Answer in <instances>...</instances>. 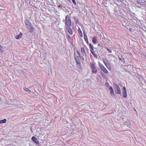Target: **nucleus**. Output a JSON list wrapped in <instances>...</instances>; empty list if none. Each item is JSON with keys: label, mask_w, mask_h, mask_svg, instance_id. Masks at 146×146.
Instances as JSON below:
<instances>
[{"label": "nucleus", "mask_w": 146, "mask_h": 146, "mask_svg": "<svg viewBox=\"0 0 146 146\" xmlns=\"http://www.w3.org/2000/svg\"><path fill=\"white\" fill-rule=\"evenodd\" d=\"M119 58L120 60H121L122 62H123L124 61V58H121L119 57Z\"/></svg>", "instance_id": "21"}, {"label": "nucleus", "mask_w": 146, "mask_h": 146, "mask_svg": "<svg viewBox=\"0 0 146 146\" xmlns=\"http://www.w3.org/2000/svg\"><path fill=\"white\" fill-rule=\"evenodd\" d=\"M102 77L103 78H105V76L104 75L102 74Z\"/></svg>", "instance_id": "33"}, {"label": "nucleus", "mask_w": 146, "mask_h": 146, "mask_svg": "<svg viewBox=\"0 0 146 146\" xmlns=\"http://www.w3.org/2000/svg\"><path fill=\"white\" fill-rule=\"evenodd\" d=\"M81 53H82V54H83V55H86V53L85 51V50L83 48V47L81 48Z\"/></svg>", "instance_id": "12"}, {"label": "nucleus", "mask_w": 146, "mask_h": 146, "mask_svg": "<svg viewBox=\"0 0 146 146\" xmlns=\"http://www.w3.org/2000/svg\"><path fill=\"white\" fill-rule=\"evenodd\" d=\"M59 7H60L61 8H62L63 7L64 9H66V7L65 6L62 5L59 6Z\"/></svg>", "instance_id": "26"}, {"label": "nucleus", "mask_w": 146, "mask_h": 146, "mask_svg": "<svg viewBox=\"0 0 146 146\" xmlns=\"http://www.w3.org/2000/svg\"><path fill=\"white\" fill-rule=\"evenodd\" d=\"M72 2L74 5H76V3L75 1V0H72Z\"/></svg>", "instance_id": "24"}, {"label": "nucleus", "mask_w": 146, "mask_h": 146, "mask_svg": "<svg viewBox=\"0 0 146 146\" xmlns=\"http://www.w3.org/2000/svg\"><path fill=\"white\" fill-rule=\"evenodd\" d=\"M24 90L25 91H30V90L27 88H25Z\"/></svg>", "instance_id": "29"}, {"label": "nucleus", "mask_w": 146, "mask_h": 146, "mask_svg": "<svg viewBox=\"0 0 146 146\" xmlns=\"http://www.w3.org/2000/svg\"><path fill=\"white\" fill-rule=\"evenodd\" d=\"M65 28L70 27L71 20L69 16L67 15L66 16Z\"/></svg>", "instance_id": "1"}, {"label": "nucleus", "mask_w": 146, "mask_h": 146, "mask_svg": "<svg viewBox=\"0 0 146 146\" xmlns=\"http://www.w3.org/2000/svg\"><path fill=\"white\" fill-rule=\"evenodd\" d=\"M110 90H113L112 87L111 86H110Z\"/></svg>", "instance_id": "30"}, {"label": "nucleus", "mask_w": 146, "mask_h": 146, "mask_svg": "<svg viewBox=\"0 0 146 146\" xmlns=\"http://www.w3.org/2000/svg\"><path fill=\"white\" fill-rule=\"evenodd\" d=\"M22 35L23 34L21 33L20 32L18 35L15 36V38L17 39H19L22 37Z\"/></svg>", "instance_id": "11"}, {"label": "nucleus", "mask_w": 146, "mask_h": 146, "mask_svg": "<svg viewBox=\"0 0 146 146\" xmlns=\"http://www.w3.org/2000/svg\"><path fill=\"white\" fill-rule=\"evenodd\" d=\"M89 47H90V49H91L92 48H94V46H92V45L91 44L89 43Z\"/></svg>", "instance_id": "20"}, {"label": "nucleus", "mask_w": 146, "mask_h": 146, "mask_svg": "<svg viewBox=\"0 0 146 146\" xmlns=\"http://www.w3.org/2000/svg\"><path fill=\"white\" fill-rule=\"evenodd\" d=\"M68 0V1H70V0Z\"/></svg>", "instance_id": "37"}, {"label": "nucleus", "mask_w": 146, "mask_h": 146, "mask_svg": "<svg viewBox=\"0 0 146 146\" xmlns=\"http://www.w3.org/2000/svg\"><path fill=\"white\" fill-rule=\"evenodd\" d=\"M91 68L92 73H97V70L95 66V63H92V64H91Z\"/></svg>", "instance_id": "5"}, {"label": "nucleus", "mask_w": 146, "mask_h": 146, "mask_svg": "<svg viewBox=\"0 0 146 146\" xmlns=\"http://www.w3.org/2000/svg\"><path fill=\"white\" fill-rule=\"evenodd\" d=\"M77 63V64L79 66H81V62L80 61H79V62H76Z\"/></svg>", "instance_id": "25"}, {"label": "nucleus", "mask_w": 146, "mask_h": 146, "mask_svg": "<svg viewBox=\"0 0 146 146\" xmlns=\"http://www.w3.org/2000/svg\"><path fill=\"white\" fill-rule=\"evenodd\" d=\"M84 40L87 39H88L87 36V35H86L84 34Z\"/></svg>", "instance_id": "23"}, {"label": "nucleus", "mask_w": 146, "mask_h": 146, "mask_svg": "<svg viewBox=\"0 0 146 146\" xmlns=\"http://www.w3.org/2000/svg\"><path fill=\"white\" fill-rule=\"evenodd\" d=\"M25 24L27 25V27L28 29H33L31 24L29 20H26L25 22Z\"/></svg>", "instance_id": "3"}, {"label": "nucleus", "mask_w": 146, "mask_h": 146, "mask_svg": "<svg viewBox=\"0 0 146 146\" xmlns=\"http://www.w3.org/2000/svg\"><path fill=\"white\" fill-rule=\"evenodd\" d=\"M106 84H108V83H106Z\"/></svg>", "instance_id": "38"}, {"label": "nucleus", "mask_w": 146, "mask_h": 146, "mask_svg": "<svg viewBox=\"0 0 146 146\" xmlns=\"http://www.w3.org/2000/svg\"><path fill=\"white\" fill-rule=\"evenodd\" d=\"M77 52L78 54H80L79 52L78 51H77Z\"/></svg>", "instance_id": "34"}, {"label": "nucleus", "mask_w": 146, "mask_h": 146, "mask_svg": "<svg viewBox=\"0 0 146 146\" xmlns=\"http://www.w3.org/2000/svg\"><path fill=\"white\" fill-rule=\"evenodd\" d=\"M92 41L94 44H96L97 40L96 38L93 37L92 39Z\"/></svg>", "instance_id": "14"}, {"label": "nucleus", "mask_w": 146, "mask_h": 146, "mask_svg": "<svg viewBox=\"0 0 146 146\" xmlns=\"http://www.w3.org/2000/svg\"><path fill=\"white\" fill-rule=\"evenodd\" d=\"M86 49L88 51L89 50V49H88V48H87V47H86Z\"/></svg>", "instance_id": "35"}, {"label": "nucleus", "mask_w": 146, "mask_h": 146, "mask_svg": "<svg viewBox=\"0 0 146 146\" xmlns=\"http://www.w3.org/2000/svg\"><path fill=\"white\" fill-rule=\"evenodd\" d=\"M110 90H113L112 87L111 86H110Z\"/></svg>", "instance_id": "31"}, {"label": "nucleus", "mask_w": 146, "mask_h": 146, "mask_svg": "<svg viewBox=\"0 0 146 146\" xmlns=\"http://www.w3.org/2000/svg\"><path fill=\"white\" fill-rule=\"evenodd\" d=\"M85 40L87 44L88 45L89 44V42H88V39H87Z\"/></svg>", "instance_id": "27"}, {"label": "nucleus", "mask_w": 146, "mask_h": 146, "mask_svg": "<svg viewBox=\"0 0 146 146\" xmlns=\"http://www.w3.org/2000/svg\"><path fill=\"white\" fill-rule=\"evenodd\" d=\"M78 33H79L81 37H82V36H83L82 33V32L80 29V28L79 27V29H78Z\"/></svg>", "instance_id": "13"}, {"label": "nucleus", "mask_w": 146, "mask_h": 146, "mask_svg": "<svg viewBox=\"0 0 146 146\" xmlns=\"http://www.w3.org/2000/svg\"><path fill=\"white\" fill-rule=\"evenodd\" d=\"M82 59L83 60H84V58H83Z\"/></svg>", "instance_id": "36"}, {"label": "nucleus", "mask_w": 146, "mask_h": 146, "mask_svg": "<svg viewBox=\"0 0 146 146\" xmlns=\"http://www.w3.org/2000/svg\"><path fill=\"white\" fill-rule=\"evenodd\" d=\"M113 87L114 88L115 93L116 94H120L121 91L118 86L116 83H114Z\"/></svg>", "instance_id": "2"}, {"label": "nucleus", "mask_w": 146, "mask_h": 146, "mask_svg": "<svg viewBox=\"0 0 146 146\" xmlns=\"http://www.w3.org/2000/svg\"><path fill=\"white\" fill-rule=\"evenodd\" d=\"M97 48H94V49H96V50H95V52L96 53V52H97L98 53V50H97Z\"/></svg>", "instance_id": "28"}, {"label": "nucleus", "mask_w": 146, "mask_h": 146, "mask_svg": "<svg viewBox=\"0 0 146 146\" xmlns=\"http://www.w3.org/2000/svg\"><path fill=\"white\" fill-rule=\"evenodd\" d=\"M122 92L123 96L124 98L126 97L127 96V91L125 87H123V88Z\"/></svg>", "instance_id": "8"}, {"label": "nucleus", "mask_w": 146, "mask_h": 146, "mask_svg": "<svg viewBox=\"0 0 146 146\" xmlns=\"http://www.w3.org/2000/svg\"><path fill=\"white\" fill-rule=\"evenodd\" d=\"M7 120L6 119H4L3 120H1L0 121V123H5L6 122Z\"/></svg>", "instance_id": "15"}, {"label": "nucleus", "mask_w": 146, "mask_h": 146, "mask_svg": "<svg viewBox=\"0 0 146 146\" xmlns=\"http://www.w3.org/2000/svg\"><path fill=\"white\" fill-rule=\"evenodd\" d=\"M106 49L110 53H111L112 51L110 49L108 48L107 47L106 48Z\"/></svg>", "instance_id": "22"}, {"label": "nucleus", "mask_w": 146, "mask_h": 146, "mask_svg": "<svg viewBox=\"0 0 146 146\" xmlns=\"http://www.w3.org/2000/svg\"><path fill=\"white\" fill-rule=\"evenodd\" d=\"M110 94L112 96H114L115 94L114 93L113 90H110Z\"/></svg>", "instance_id": "18"}, {"label": "nucleus", "mask_w": 146, "mask_h": 146, "mask_svg": "<svg viewBox=\"0 0 146 146\" xmlns=\"http://www.w3.org/2000/svg\"><path fill=\"white\" fill-rule=\"evenodd\" d=\"M98 46L102 48V45L100 44H98Z\"/></svg>", "instance_id": "32"}, {"label": "nucleus", "mask_w": 146, "mask_h": 146, "mask_svg": "<svg viewBox=\"0 0 146 146\" xmlns=\"http://www.w3.org/2000/svg\"><path fill=\"white\" fill-rule=\"evenodd\" d=\"M102 60L103 62L105 65L106 67L108 70H110L111 69V67L109 63V62L108 60H105L104 59H103Z\"/></svg>", "instance_id": "6"}, {"label": "nucleus", "mask_w": 146, "mask_h": 146, "mask_svg": "<svg viewBox=\"0 0 146 146\" xmlns=\"http://www.w3.org/2000/svg\"><path fill=\"white\" fill-rule=\"evenodd\" d=\"M66 37L68 39V40H71V38L69 35L67 34L66 35Z\"/></svg>", "instance_id": "17"}, {"label": "nucleus", "mask_w": 146, "mask_h": 146, "mask_svg": "<svg viewBox=\"0 0 146 146\" xmlns=\"http://www.w3.org/2000/svg\"><path fill=\"white\" fill-rule=\"evenodd\" d=\"M98 64L101 69L106 74L108 72V71L102 64L99 62Z\"/></svg>", "instance_id": "4"}, {"label": "nucleus", "mask_w": 146, "mask_h": 146, "mask_svg": "<svg viewBox=\"0 0 146 146\" xmlns=\"http://www.w3.org/2000/svg\"><path fill=\"white\" fill-rule=\"evenodd\" d=\"M128 122L129 123H130V121H129Z\"/></svg>", "instance_id": "39"}, {"label": "nucleus", "mask_w": 146, "mask_h": 146, "mask_svg": "<svg viewBox=\"0 0 146 146\" xmlns=\"http://www.w3.org/2000/svg\"><path fill=\"white\" fill-rule=\"evenodd\" d=\"M66 30H67L68 33L70 35H72L73 34V31L72 29L70 27L65 28Z\"/></svg>", "instance_id": "10"}, {"label": "nucleus", "mask_w": 146, "mask_h": 146, "mask_svg": "<svg viewBox=\"0 0 146 146\" xmlns=\"http://www.w3.org/2000/svg\"><path fill=\"white\" fill-rule=\"evenodd\" d=\"M32 140L35 143L38 144L39 143V141L37 140V139L35 137H33L31 138Z\"/></svg>", "instance_id": "9"}, {"label": "nucleus", "mask_w": 146, "mask_h": 146, "mask_svg": "<svg viewBox=\"0 0 146 146\" xmlns=\"http://www.w3.org/2000/svg\"><path fill=\"white\" fill-rule=\"evenodd\" d=\"M78 56H77L76 57H75V59L76 62H79L80 61L79 58H78Z\"/></svg>", "instance_id": "16"}, {"label": "nucleus", "mask_w": 146, "mask_h": 146, "mask_svg": "<svg viewBox=\"0 0 146 146\" xmlns=\"http://www.w3.org/2000/svg\"><path fill=\"white\" fill-rule=\"evenodd\" d=\"M94 48H92L90 49V50L94 57L95 58H98V55L95 52V50H94Z\"/></svg>", "instance_id": "7"}, {"label": "nucleus", "mask_w": 146, "mask_h": 146, "mask_svg": "<svg viewBox=\"0 0 146 146\" xmlns=\"http://www.w3.org/2000/svg\"><path fill=\"white\" fill-rule=\"evenodd\" d=\"M3 47L0 45V53H2L3 52Z\"/></svg>", "instance_id": "19"}]
</instances>
